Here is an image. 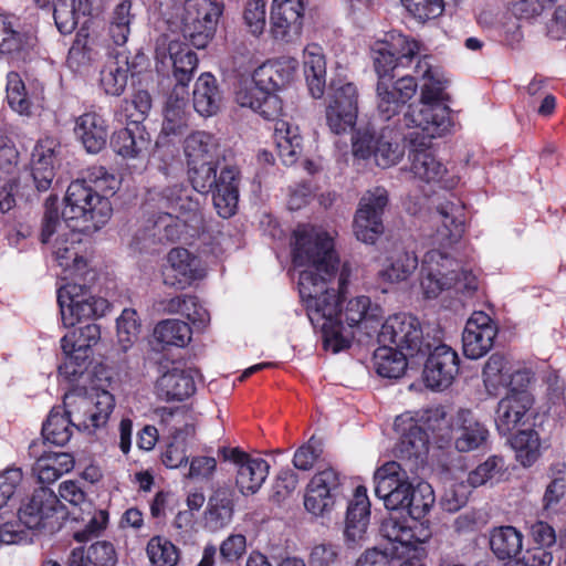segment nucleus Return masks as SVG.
Instances as JSON below:
<instances>
[{"label": "nucleus", "instance_id": "1", "mask_svg": "<svg viewBox=\"0 0 566 566\" xmlns=\"http://www.w3.org/2000/svg\"><path fill=\"white\" fill-rule=\"evenodd\" d=\"M293 263L304 268L298 275V290L306 303L307 316L323 335L324 345L333 353L350 346L352 333L344 326L342 316L349 327L363 321L378 317L380 308L371 306L368 296H357L348 301L345 312L339 310L350 268L344 264L339 270V259L334 249L333 237L321 228L302 224L294 231Z\"/></svg>", "mask_w": 566, "mask_h": 566}, {"label": "nucleus", "instance_id": "2", "mask_svg": "<svg viewBox=\"0 0 566 566\" xmlns=\"http://www.w3.org/2000/svg\"><path fill=\"white\" fill-rule=\"evenodd\" d=\"M421 53V43L400 32L391 31L385 41L377 43L373 49L377 83V112L382 120H390L399 114L401 107L410 101L417 92V83L412 76L400 77L390 85V74L397 65H408L416 54Z\"/></svg>", "mask_w": 566, "mask_h": 566}, {"label": "nucleus", "instance_id": "3", "mask_svg": "<svg viewBox=\"0 0 566 566\" xmlns=\"http://www.w3.org/2000/svg\"><path fill=\"white\" fill-rule=\"evenodd\" d=\"M114 406V397L108 391L97 394L95 400L78 397L74 401V409L53 408L51 410L43 423L42 436L52 444L64 446L72 437V426L94 431L107 422Z\"/></svg>", "mask_w": 566, "mask_h": 566}, {"label": "nucleus", "instance_id": "4", "mask_svg": "<svg viewBox=\"0 0 566 566\" xmlns=\"http://www.w3.org/2000/svg\"><path fill=\"white\" fill-rule=\"evenodd\" d=\"M188 178L192 188L203 195L212 192L213 206L224 219L232 217L238 208L240 170L235 165L221 159L212 163L188 164Z\"/></svg>", "mask_w": 566, "mask_h": 566}, {"label": "nucleus", "instance_id": "5", "mask_svg": "<svg viewBox=\"0 0 566 566\" xmlns=\"http://www.w3.org/2000/svg\"><path fill=\"white\" fill-rule=\"evenodd\" d=\"M160 208L166 211L160 212L151 221V228L147 227L143 234V240L147 237L153 241H174L179 238V230L176 219L181 220L186 226L197 229L202 224V212L200 203L192 198L187 188L182 185H172L165 188L159 193Z\"/></svg>", "mask_w": 566, "mask_h": 566}, {"label": "nucleus", "instance_id": "6", "mask_svg": "<svg viewBox=\"0 0 566 566\" xmlns=\"http://www.w3.org/2000/svg\"><path fill=\"white\" fill-rule=\"evenodd\" d=\"M65 206L60 216L66 228L80 231L98 230L112 214V206L85 180L70 184L64 198Z\"/></svg>", "mask_w": 566, "mask_h": 566}, {"label": "nucleus", "instance_id": "7", "mask_svg": "<svg viewBox=\"0 0 566 566\" xmlns=\"http://www.w3.org/2000/svg\"><path fill=\"white\" fill-rule=\"evenodd\" d=\"M62 229L63 222L60 219L57 197L50 196L44 203L40 240L45 244L54 233H59L53 247L55 261L64 271L75 274L86 266L85 259L80 254V230L69 228L67 231L62 232Z\"/></svg>", "mask_w": 566, "mask_h": 566}, {"label": "nucleus", "instance_id": "8", "mask_svg": "<svg viewBox=\"0 0 566 566\" xmlns=\"http://www.w3.org/2000/svg\"><path fill=\"white\" fill-rule=\"evenodd\" d=\"M222 12V0H187L180 21L168 22L170 32L180 33L195 48L203 49L213 38Z\"/></svg>", "mask_w": 566, "mask_h": 566}, {"label": "nucleus", "instance_id": "9", "mask_svg": "<svg viewBox=\"0 0 566 566\" xmlns=\"http://www.w3.org/2000/svg\"><path fill=\"white\" fill-rule=\"evenodd\" d=\"M297 66L298 62L293 57L259 66L251 77L242 78L239 82L234 93L237 104L254 111L264 90H279L285 86L293 80Z\"/></svg>", "mask_w": 566, "mask_h": 566}, {"label": "nucleus", "instance_id": "10", "mask_svg": "<svg viewBox=\"0 0 566 566\" xmlns=\"http://www.w3.org/2000/svg\"><path fill=\"white\" fill-rule=\"evenodd\" d=\"M401 138V134L389 126L382 127L379 133L369 128L358 129L353 138V154L361 159L373 156L378 167L388 168L403 157Z\"/></svg>", "mask_w": 566, "mask_h": 566}, {"label": "nucleus", "instance_id": "11", "mask_svg": "<svg viewBox=\"0 0 566 566\" xmlns=\"http://www.w3.org/2000/svg\"><path fill=\"white\" fill-rule=\"evenodd\" d=\"M379 344H386L410 355V358L427 355L431 347L430 343H424L420 322L417 317L399 313L389 316L378 334Z\"/></svg>", "mask_w": 566, "mask_h": 566}, {"label": "nucleus", "instance_id": "12", "mask_svg": "<svg viewBox=\"0 0 566 566\" xmlns=\"http://www.w3.org/2000/svg\"><path fill=\"white\" fill-rule=\"evenodd\" d=\"M57 303L65 327L103 316L108 308L105 298L94 296L87 287L76 283H67L59 289Z\"/></svg>", "mask_w": 566, "mask_h": 566}, {"label": "nucleus", "instance_id": "13", "mask_svg": "<svg viewBox=\"0 0 566 566\" xmlns=\"http://www.w3.org/2000/svg\"><path fill=\"white\" fill-rule=\"evenodd\" d=\"M395 429L401 437L396 447L397 461L405 471L418 475L424 469L429 452V436L411 417L399 416Z\"/></svg>", "mask_w": 566, "mask_h": 566}, {"label": "nucleus", "instance_id": "14", "mask_svg": "<svg viewBox=\"0 0 566 566\" xmlns=\"http://www.w3.org/2000/svg\"><path fill=\"white\" fill-rule=\"evenodd\" d=\"M157 416L169 432L171 441L161 453V462L170 469H177L188 462V442L195 436V426L181 408H160Z\"/></svg>", "mask_w": 566, "mask_h": 566}, {"label": "nucleus", "instance_id": "15", "mask_svg": "<svg viewBox=\"0 0 566 566\" xmlns=\"http://www.w3.org/2000/svg\"><path fill=\"white\" fill-rule=\"evenodd\" d=\"M410 472L396 461L386 462L374 474L375 494L388 510H405L413 488Z\"/></svg>", "mask_w": 566, "mask_h": 566}, {"label": "nucleus", "instance_id": "16", "mask_svg": "<svg viewBox=\"0 0 566 566\" xmlns=\"http://www.w3.org/2000/svg\"><path fill=\"white\" fill-rule=\"evenodd\" d=\"M342 494L343 481L339 472L332 467L326 468L310 480L304 494V507L316 517L327 516Z\"/></svg>", "mask_w": 566, "mask_h": 566}, {"label": "nucleus", "instance_id": "17", "mask_svg": "<svg viewBox=\"0 0 566 566\" xmlns=\"http://www.w3.org/2000/svg\"><path fill=\"white\" fill-rule=\"evenodd\" d=\"M387 205L388 191L384 187H375L363 195L354 219V232L359 241L374 243L384 233L382 216Z\"/></svg>", "mask_w": 566, "mask_h": 566}, {"label": "nucleus", "instance_id": "18", "mask_svg": "<svg viewBox=\"0 0 566 566\" xmlns=\"http://www.w3.org/2000/svg\"><path fill=\"white\" fill-rule=\"evenodd\" d=\"M155 59L157 67L160 65L161 70L171 64L177 81L176 85H185L187 88V84L197 69L198 57L186 43L180 41L178 34L165 33L157 40Z\"/></svg>", "mask_w": 566, "mask_h": 566}, {"label": "nucleus", "instance_id": "19", "mask_svg": "<svg viewBox=\"0 0 566 566\" xmlns=\"http://www.w3.org/2000/svg\"><path fill=\"white\" fill-rule=\"evenodd\" d=\"M453 265L458 266V261L444 250L432 249L426 252L421 265L420 284L427 298H434L443 290L457 284Z\"/></svg>", "mask_w": 566, "mask_h": 566}, {"label": "nucleus", "instance_id": "20", "mask_svg": "<svg viewBox=\"0 0 566 566\" xmlns=\"http://www.w3.org/2000/svg\"><path fill=\"white\" fill-rule=\"evenodd\" d=\"M56 495L46 488L35 490L28 502L23 503L18 511L17 522L29 530H45L54 532L59 527Z\"/></svg>", "mask_w": 566, "mask_h": 566}, {"label": "nucleus", "instance_id": "21", "mask_svg": "<svg viewBox=\"0 0 566 566\" xmlns=\"http://www.w3.org/2000/svg\"><path fill=\"white\" fill-rule=\"evenodd\" d=\"M358 111V90L354 83H339L334 86L326 108V120L331 130L342 134L352 129Z\"/></svg>", "mask_w": 566, "mask_h": 566}, {"label": "nucleus", "instance_id": "22", "mask_svg": "<svg viewBox=\"0 0 566 566\" xmlns=\"http://www.w3.org/2000/svg\"><path fill=\"white\" fill-rule=\"evenodd\" d=\"M205 275L206 266L199 256L184 248L170 250L167 255V265L163 271L165 285L176 290H185Z\"/></svg>", "mask_w": 566, "mask_h": 566}, {"label": "nucleus", "instance_id": "23", "mask_svg": "<svg viewBox=\"0 0 566 566\" xmlns=\"http://www.w3.org/2000/svg\"><path fill=\"white\" fill-rule=\"evenodd\" d=\"M222 458L237 468L235 484L243 495L255 494L265 482L270 465L262 458H252L238 448L223 449Z\"/></svg>", "mask_w": 566, "mask_h": 566}, {"label": "nucleus", "instance_id": "24", "mask_svg": "<svg viewBox=\"0 0 566 566\" xmlns=\"http://www.w3.org/2000/svg\"><path fill=\"white\" fill-rule=\"evenodd\" d=\"M497 335L495 322L484 312H474L462 333V348L465 357L479 359L490 352Z\"/></svg>", "mask_w": 566, "mask_h": 566}, {"label": "nucleus", "instance_id": "25", "mask_svg": "<svg viewBox=\"0 0 566 566\" xmlns=\"http://www.w3.org/2000/svg\"><path fill=\"white\" fill-rule=\"evenodd\" d=\"M428 358L424 364L423 378L431 389L448 388L459 373V357L457 352L446 344L431 347L427 350Z\"/></svg>", "mask_w": 566, "mask_h": 566}, {"label": "nucleus", "instance_id": "26", "mask_svg": "<svg viewBox=\"0 0 566 566\" xmlns=\"http://www.w3.org/2000/svg\"><path fill=\"white\" fill-rule=\"evenodd\" d=\"M403 120L407 127L421 129L423 137L429 139L446 135L452 126L450 108L442 103L410 106Z\"/></svg>", "mask_w": 566, "mask_h": 566}, {"label": "nucleus", "instance_id": "27", "mask_svg": "<svg viewBox=\"0 0 566 566\" xmlns=\"http://www.w3.org/2000/svg\"><path fill=\"white\" fill-rule=\"evenodd\" d=\"M304 4L302 0H273L270 23L276 40L293 42L303 28Z\"/></svg>", "mask_w": 566, "mask_h": 566}, {"label": "nucleus", "instance_id": "28", "mask_svg": "<svg viewBox=\"0 0 566 566\" xmlns=\"http://www.w3.org/2000/svg\"><path fill=\"white\" fill-rule=\"evenodd\" d=\"M409 159L411 161L410 171L416 179L426 184H439L444 189H452L457 186L459 181L457 176L450 172L430 150L413 149Z\"/></svg>", "mask_w": 566, "mask_h": 566}, {"label": "nucleus", "instance_id": "29", "mask_svg": "<svg viewBox=\"0 0 566 566\" xmlns=\"http://www.w3.org/2000/svg\"><path fill=\"white\" fill-rule=\"evenodd\" d=\"M61 153L60 143L53 137L40 139L31 155V169L35 187L46 191L54 179V165Z\"/></svg>", "mask_w": 566, "mask_h": 566}, {"label": "nucleus", "instance_id": "30", "mask_svg": "<svg viewBox=\"0 0 566 566\" xmlns=\"http://www.w3.org/2000/svg\"><path fill=\"white\" fill-rule=\"evenodd\" d=\"M433 219L440 224L433 234L436 243L447 248L462 238L465 230V214L461 203L450 201L441 203Z\"/></svg>", "mask_w": 566, "mask_h": 566}, {"label": "nucleus", "instance_id": "31", "mask_svg": "<svg viewBox=\"0 0 566 566\" xmlns=\"http://www.w3.org/2000/svg\"><path fill=\"white\" fill-rule=\"evenodd\" d=\"M30 38L15 30L12 22L0 15V60L19 66L31 59Z\"/></svg>", "mask_w": 566, "mask_h": 566}, {"label": "nucleus", "instance_id": "32", "mask_svg": "<svg viewBox=\"0 0 566 566\" xmlns=\"http://www.w3.org/2000/svg\"><path fill=\"white\" fill-rule=\"evenodd\" d=\"M416 528H418L416 524L410 525L406 520L389 517L382 522L380 533L391 545L389 549L392 556L401 558L424 541Z\"/></svg>", "mask_w": 566, "mask_h": 566}, {"label": "nucleus", "instance_id": "33", "mask_svg": "<svg viewBox=\"0 0 566 566\" xmlns=\"http://www.w3.org/2000/svg\"><path fill=\"white\" fill-rule=\"evenodd\" d=\"M534 399L532 395L522 394L520 397H504L496 408L495 426L503 434H511L513 430L525 423L526 413L532 408Z\"/></svg>", "mask_w": 566, "mask_h": 566}, {"label": "nucleus", "instance_id": "34", "mask_svg": "<svg viewBox=\"0 0 566 566\" xmlns=\"http://www.w3.org/2000/svg\"><path fill=\"white\" fill-rule=\"evenodd\" d=\"M454 447L459 452H469L482 447L489 437V430L479 422L468 409H460L455 413Z\"/></svg>", "mask_w": 566, "mask_h": 566}, {"label": "nucleus", "instance_id": "35", "mask_svg": "<svg viewBox=\"0 0 566 566\" xmlns=\"http://www.w3.org/2000/svg\"><path fill=\"white\" fill-rule=\"evenodd\" d=\"M75 134L90 154L99 153L106 145L107 125L96 112H87L76 119Z\"/></svg>", "mask_w": 566, "mask_h": 566}, {"label": "nucleus", "instance_id": "36", "mask_svg": "<svg viewBox=\"0 0 566 566\" xmlns=\"http://www.w3.org/2000/svg\"><path fill=\"white\" fill-rule=\"evenodd\" d=\"M187 95L185 85H176L168 96L163 124V132L166 135L181 134L188 127L190 112L188 111Z\"/></svg>", "mask_w": 566, "mask_h": 566}, {"label": "nucleus", "instance_id": "37", "mask_svg": "<svg viewBox=\"0 0 566 566\" xmlns=\"http://www.w3.org/2000/svg\"><path fill=\"white\" fill-rule=\"evenodd\" d=\"M523 533L512 525L495 526L489 534L490 549L502 562L518 557L523 549Z\"/></svg>", "mask_w": 566, "mask_h": 566}, {"label": "nucleus", "instance_id": "38", "mask_svg": "<svg viewBox=\"0 0 566 566\" xmlns=\"http://www.w3.org/2000/svg\"><path fill=\"white\" fill-rule=\"evenodd\" d=\"M303 69L311 95L322 97L326 86V60L319 45L308 44L304 49Z\"/></svg>", "mask_w": 566, "mask_h": 566}, {"label": "nucleus", "instance_id": "39", "mask_svg": "<svg viewBox=\"0 0 566 566\" xmlns=\"http://www.w3.org/2000/svg\"><path fill=\"white\" fill-rule=\"evenodd\" d=\"M156 388L166 400H184L195 392L196 385L190 371L172 368L158 378Z\"/></svg>", "mask_w": 566, "mask_h": 566}, {"label": "nucleus", "instance_id": "40", "mask_svg": "<svg viewBox=\"0 0 566 566\" xmlns=\"http://www.w3.org/2000/svg\"><path fill=\"white\" fill-rule=\"evenodd\" d=\"M111 145L122 157L135 158L147 150L149 138L140 125L129 122L127 127L114 133Z\"/></svg>", "mask_w": 566, "mask_h": 566}, {"label": "nucleus", "instance_id": "41", "mask_svg": "<svg viewBox=\"0 0 566 566\" xmlns=\"http://www.w3.org/2000/svg\"><path fill=\"white\" fill-rule=\"evenodd\" d=\"M192 103L195 111L201 116L214 115L221 103V94L216 77L211 73L201 74L193 87Z\"/></svg>", "mask_w": 566, "mask_h": 566}, {"label": "nucleus", "instance_id": "42", "mask_svg": "<svg viewBox=\"0 0 566 566\" xmlns=\"http://www.w3.org/2000/svg\"><path fill=\"white\" fill-rule=\"evenodd\" d=\"M74 468V459L66 452H53L41 455L34 463L32 471L41 484H51L62 474Z\"/></svg>", "mask_w": 566, "mask_h": 566}, {"label": "nucleus", "instance_id": "43", "mask_svg": "<svg viewBox=\"0 0 566 566\" xmlns=\"http://www.w3.org/2000/svg\"><path fill=\"white\" fill-rule=\"evenodd\" d=\"M273 129L274 142L282 163L287 166L295 164L303 150L298 128L286 120H277Z\"/></svg>", "mask_w": 566, "mask_h": 566}, {"label": "nucleus", "instance_id": "44", "mask_svg": "<svg viewBox=\"0 0 566 566\" xmlns=\"http://www.w3.org/2000/svg\"><path fill=\"white\" fill-rule=\"evenodd\" d=\"M184 151L188 164L212 163L221 159L219 145L214 137L205 132L190 134L184 143Z\"/></svg>", "mask_w": 566, "mask_h": 566}, {"label": "nucleus", "instance_id": "45", "mask_svg": "<svg viewBox=\"0 0 566 566\" xmlns=\"http://www.w3.org/2000/svg\"><path fill=\"white\" fill-rule=\"evenodd\" d=\"M426 431H430L433 442L439 448H446L454 441L457 424L455 415L448 416L442 407H437L426 411L424 417Z\"/></svg>", "mask_w": 566, "mask_h": 566}, {"label": "nucleus", "instance_id": "46", "mask_svg": "<svg viewBox=\"0 0 566 566\" xmlns=\"http://www.w3.org/2000/svg\"><path fill=\"white\" fill-rule=\"evenodd\" d=\"M116 560L113 544L96 542L86 549H73L69 557V566H115Z\"/></svg>", "mask_w": 566, "mask_h": 566}, {"label": "nucleus", "instance_id": "47", "mask_svg": "<svg viewBox=\"0 0 566 566\" xmlns=\"http://www.w3.org/2000/svg\"><path fill=\"white\" fill-rule=\"evenodd\" d=\"M101 338L99 326L86 324L64 335L61 339L63 353H75L80 359H88L91 349Z\"/></svg>", "mask_w": 566, "mask_h": 566}, {"label": "nucleus", "instance_id": "48", "mask_svg": "<svg viewBox=\"0 0 566 566\" xmlns=\"http://www.w3.org/2000/svg\"><path fill=\"white\" fill-rule=\"evenodd\" d=\"M408 358H410V355H407V353L380 344L374 353V367L381 377L399 378L405 374Z\"/></svg>", "mask_w": 566, "mask_h": 566}, {"label": "nucleus", "instance_id": "49", "mask_svg": "<svg viewBox=\"0 0 566 566\" xmlns=\"http://www.w3.org/2000/svg\"><path fill=\"white\" fill-rule=\"evenodd\" d=\"M232 516L233 501L231 491L227 488L216 490L209 499L206 512L207 525L212 531L220 530L231 522Z\"/></svg>", "mask_w": 566, "mask_h": 566}, {"label": "nucleus", "instance_id": "50", "mask_svg": "<svg viewBox=\"0 0 566 566\" xmlns=\"http://www.w3.org/2000/svg\"><path fill=\"white\" fill-rule=\"evenodd\" d=\"M128 61L125 56H115L107 61L101 71V86L104 92L112 96H119L128 81Z\"/></svg>", "mask_w": 566, "mask_h": 566}, {"label": "nucleus", "instance_id": "51", "mask_svg": "<svg viewBox=\"0 0 566 566\" xmlns=\"http://www.w3.org/2000/svg\"><path fill=\"white\" fill-rule=\"evenodd\" d=\"M417 266L418 258L413 252L399 251L387 260L378 276L385 283H398L407 280Z\"/></svg>", "mask_w": 566, "mask_h": 566}, {"label": "nucleus", "instance_id": "52", "mask_svg": "<svg viewBox=\"0 0 566 566\" xmlns=\"http://www.w3.org/2000/svg\"><path fill=\"white\" fill-rule=\"evenodd\" d=\"M512 365L502 355L493 354L489 357L482 371L484 387L489 395L496 397L506 388Z\"/></svg>", "mask_w": 566, "mask_h": 566}, {"label": "nucleus", "instance_id": "53", "mask_svg": "<svg viewBox=\"0 0 566 566\" xmlns=\"http://www.w3.org/2000/svg\"><path fill=\"white\" fill-rule=\"evenodd\" d=\"M135 17L130 0H123L115 6L108 23V34L114 44L122 46L127 42Z\"/></svg>", "mask_w": 566, "mask_h": 566}, {"label": "nucleus", "instance_id": "54", "mask_svg": "<svg viewBox=\"0 0 566 566\" xmlns=\"http://www.w3.org/2000/svg\"><path fill=\"white\" fill-rule=\"evenodd\" d=\"M154 337L163 345L184 347L191 340V328L180 319H164L155 326Z\"/></svg>", "mask_w": 566, "mask_h": 566}, {"label": "nucleus", "instance_id": "55", "mask_svg": "<svg viewBox=\"0 0 566 566\" xmlns=\"http://www.w3.org/2000/svg\"><path fill=\"white\" fill-rule=\"evenodd\" d=\"M7 99L10 107L20 115H31L36 97L25 90V85L17 72L7 75Z\"/></svg>", "mask_w": 566, "mask_h": 566}, {"label": "nucleus", "instance_id": "56", "mask_svg": "<svg viewBox=\"0 0 566 566\" xmlns=\"http://www.w3.org/2000/svg\"><path fill=\"white\" fill-rule=\"evenodd\" d=\"M510 441L516 452V459L523 467H531L538 458L539 438L536 431L518 430Z\"/></svg>", "mask_w": 566, "mask_h": 566}, {"label": "nucleus", "instance_id": "57", "mask_svg": "<svg viewBox=\"0 0 566 566\" xmlns=\"http://www.w3.org/2000/svg\"><path fill=\"white\" fill-rule=\"evenodd\" d=\"M85 13L82 0H53V17L57 30L70 34L77 25L78 13Z\"/></svg>", "mask_w": 566, "mask_h": 566}, {"label": "nucleus", "instance_id": "58", "mask_svg": "<svg viewBox=\"0 0 566 566\" xmlns=\"http://www.w3.org/2000/svg\"><path fill=\"white\" fill-rule=\"evenodd\" d=\"M147 555L154 566H176L179 560V549L163 536L150 538Z\"/></svg>", "mask_w": 566, "mask_h": 566}, {"label": "nucleus", "instance_id": "59", "mask_svg": "<svg viewBox=\"0 0 566 566\" xmlns=\"http://www.w3.org/2000/svg\"><path fill=\"white\" fill-rule=\"evenodd\" d=\"M434 503V493L431 485L427 482H419L412 488L407 506L408 514L412 520L422 518Z\"/></svg>", "mask_w": 566, "mask_h": 566}, {"label": "nucleus", "instance_id": "60", "mask_svg": "<svg viewBox=\"0 0 566 566\" xmlns=\"http://www.w3.org/2000/svg\"><path fill=\"white\" fill-rule=\"evenodd\" d=\"M406 11L419 23H426L442 15L443 0H401Z\"/></svg>", "mask_w": 566, "mask_h": 566}, {"label": "nucleus", "instance_id": "61", "mask_svg": "<svg viewBox=\"0 0 566 566\" xmlns=\"http://www.w3.org/2000/svg\"><path fill=\"white\" fill-rule=\"evenodd\" d=\"M565 464H558L556 474L552 476L543 495V507L546 511L554 510L566 496Z\"/></svg>", "mask_w": 566, "mask_h": 566}, {"label": "nucleus", "instance_id": "62", "mask_svg": "<svg viewBox=\"0 0 566 566\" xmlns=\"http://www.w3.org/2000/svg\"><path fill=\"white\" fill-rule=\"evenodd\" d=\"M140 332V324L137 312L133 308H125L117 318V337L124 349H127L137 338Z\"/></svg>", "mask_w": 566, "mask_h": 566}, {"label": "nucleus", "instance_id": "63", "mask_svg": "<svg viewBox=\"0 0 566 566\" xmlns=\"http://www.w3.org/2000/svg\"><path fill=\"white\" fill-rule=\"evenodd\" d=\"M504 461L500 457H490L483 463L478 465L468 475L465 482L472 489L478 488L492 480L502 470Z\"/></svg>", "mask_w": 566, "mask_h": 566}, {"label": "nucleus", "instance_id": "64", "mask_svg": "<svg viewBox=\"0 0 566 566\" xmlns=\"http://www.w3.org/2000/svg\"><path fill=\"white\" fill-rule=\"evenodd\" d=\"M471 492L472 488L464 480L453 482L444 491L441 505L448 512H457L467 503Z\"/></svg>", "mask_w": 566, "mask_h": 566}]
</instances>
